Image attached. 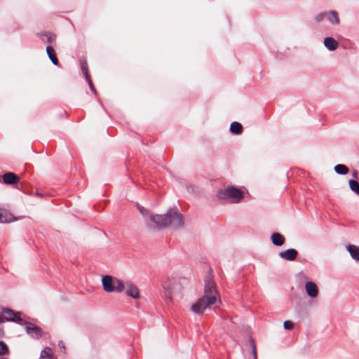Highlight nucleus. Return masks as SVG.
I'll return each instance as SVG.
<instances>
[{"label": "nucleus", "mask_w": 359, "mask_h": 359, "mask_svg": "<svg viewBox=\"0 0 359 359\" xmlns=\"http://www.w3.org/2000/svg\"><path fill=\"white\" fill-rule=\"evenodd\" d=\"M219 299V293L212 277L208 276L205 280L204 294L196 303L192 304L191 309L196 314L201 315L204 311L214 305Z\"/></svg>", "instance_id": "f257e3e1"}, {"label": "nucleus", "mask_w": 359, "mask_h": 359, "mask_svg": "<svg viewBox=\"0 0 359 359\" xmlns=\"http://www.w3.org/2000/svg\"><path fill=\"white\" fill-rule=\"evenodd\" d=\"M150 219L156 226L163 228L170 226L172 229H179L184 225L183 217L177 208L170 209L164 215H151Z\"/></svg>", "instance_id": "f03ea898"}, {"label": "nucleus", "mask_w": 359, "mask_h": 359, "mask_svg": "<svg viewBox=\"0 0 359 359\" xmlns=\"http://www.w3.org/2000/svg\"><path fill=\"white\" fill-rule=\"evenodd\" d=\"M219 199L226 200L231 203H238L243 197V193L238 188L230 187L220 190L217 193Z\"/></svg>", "instance_id": "7ed1b4c3"}, {"label": "nucleus", "mask_w": 359, "mask_h": 359, "mask_svg": "<svg viewBox=\"0 0 359 359\" xmlns=\"http://www.w3.org/2000/svg\"><path fill=\"white\" fill-rule=\"evenodd\" d=\"M102 283L103 288L107 292H121L125 290L122 281L111 276H103Z\"/></svg>", "instance_id": "20e7f679"}, {"label": "nucleus", "mask_w": 359, "mask_h": 359, "mask_svg": "<svg viewBox=\"0 0 359 359\" xmlns=\"http://www.w3.org/2000/svg\"><path fill=\"white\" fill-rule=\"evenodd\" d=\"M1 315L3 322L5 320L13 321L15 323L21 321L20 312H15L13 310L10 309H2V313Z\"/></svg>", "instance_id": "39448f33"}, {"label": "nucleus", "mask_w": 359, "mask_h": 359, "mask_svg": "<svg viewBox=\"0 0 359 359\" xmlns=\"http://www.w3.org/2000/svg\"><path fill=\"white\" fill-rule=\"evenodd\" d=\"M25 330L27 333L34 339H39L42 336V331L41 328L33 323H26Z\"/></svg>", "instance_id": "423d86ee"}, {"label": "nucleus", "mask_w": 359, "mask_h": 359, "mask_svg": "<svg viewBox=\"0 0 359 359\" xmlns=\"http://www.w3.org/2000/svg\"><path fill=\"white\" fill-rule=\"evenodd\" d=\"M4 183L14 185L20 182V177L13 172H8L2 176Z\"/></svg>", "instance_id": "0eeeda50"}, {"label": "nucleus", "mask_w": 359, "mask_h": 359, "mask_svg": "<svg viewBox=\"0 0 359 359\" xmlns=\"http://www.w3.org/2000/svg\"><path fill=\"white\" fill-rule=\"evenodd\" d=\"M126 292L128 296L133 298V299H137L140 297L139 290L138 288L132 284L130 282H126L124 285Z\"/></svg>", "instance_id": "6e6552de"}, {"label": "nucleus", "mask_w": 359, "mask_h": 359, "mask_svg": "<svg viewBox=\"0 0 359 359\" xmlns=\"http://www.w3.org/2000/svg\"><path fill=\"white\" fill-rule=\"evenodd\" d=\"M305 290L309 297L315 298L318 294V289L313 282H307L305 285Z\"/></svg>", "instance_id": "1a4fd4ad"}, {"label": "nucleus", "mask_w": 359, "mask_h": 359, "mask_svg": "<svg viewBox=\"0 0 359 359\" xmlns=\"http://www.w3.org/2000/svg\"><path fill=\"white\" fill-rule=\"evenodd\" d=\"M297 251L294 249H288L285 251L280 252L279 256L285 260L294 261L296 259L297 256Z\"/></svg>", "instance_id": "9d476101"}, {"label": "nucleus", "mask_w": 359, "mask_h": 359, "mask_svg": "<svg viewBox=\"0 0 359 359\" xmlns=\"http://www.w3.org/2000/svg\"><path fill=\"white\" fill-rule=\"evenodd\" d=\"M325 46L330 50H334L338 47V42L332 37H326L324 39Z\"/></svg>", "instance_id": "9b49d317"}, {"label": "nucleus", "mask_w": 359, "mask_h": 359, "mask_svg": "<svg viewBox=\"0 0 359 359\" xmlns=\"http://www.w3.org/2000/svg\"><path fill=\"white\" fill-rule=\"evenodd\" d=\"M14 219L11 213L6 210L0 208V222H11Z\"/></svg>", "instance_id": "f8f14e48"}, {"label": "nucleus", "mask_w": 359, "mask_h": 359, "mask_svg": "<svg viewBox=\"0 0 359 359\" xmlns=\"http://www.w3.org/2000/svg\"><path fill=\"white\" fill-rule=\"evenodd\" d=\"M326 18L332 25H339L340 22V20L338 16V13L335 11H330L327 12Z\"/></svg>", "instance_id": "ddd939ff"}, {"label": "nucleus", "mask_w": 359, "mask_h": 359, "mask_svg": "<svg viewBox=\"0 0 359 359\" xmlns=\"http://www.w3.org/2000/svg\"><path fill=\"white\" fill-rule=\"evenodd\" d=\"M272 243L277 246L282 245L285 242V238L279 233H273L271 235Z\"/></svg>", "instance_id": "4468645a"}, {"label": "nucleus", "mask_w": 359, "mask_h": 359, "mask_svg": "<svg viewBox=\"0 0 359 359\" xmlns=\"http://www.w3.org/2000/svg\"><path fill=\"white\" fill-rule=\"evenodd\" d=\"M347 250L353 259L359 261V246L349 245L347 246Z\"/></svg>", "instance_id": "2eb2a0df"}, {"label": "nucleus", "mask_w": 359, "mask_h": 359, "mask_svg": "<svg viewBox=\"0 0 359 359\" xmlns=\"http://www.w3.org/2000/svg\"><path fill=\"white\" fill-rule=\"evenodd\" d=\"M46 52H47V54L48 55V57L52 61V62L55 65H58V60L57 58V56H56V54L55 53L54 48L52 46H48L46 47Z\"/></svg>", "instance_id": "dca6fc26"}, {"label": "nucleus", "mask_w": 359, "mask_h": 359, "mask_svg": "<svg viewBox=\"0 0 359 359\" xmlns=\"http://www.w3.org/2000/svg\"><path fill=\"white\" fill-rule=\"evenodd\" d=\"M41 359H56L53 356V351L49 347H46L41 352Z\"/></svg>", "instance_id": "f3484780"}, {"label": "nucleus", "mask_w": 359, "mask_h": 359, "mask_svg": "<svg viewBox=\"0 0 359 359\" xmlns=\"http://www.w3.org/2000/svg\"><path fill=\"white\" fill-rule=\"evenodd\" d=\"M243 126L238 122H233L230 126V131L236 135H239L242 133Z\"/></svg>", "instance_id": "a211bd4d"}, {"label": "nucleus", "mask_w": 359, "mask_h": 359, "mask_svg": "<svg viewBox=\"0 0 359 359\" xmlns=\"http://www.w3.org/2000/svg\"><path fill=\"white\" fill-rule=\"evenodd\" d=\"M334 169L337 173L340 175H346L348 172V168L343 164L336 165Z\"/></svg>", "instance_id": "6ab92c4d"}, {"label": "nucleus", "mask_w": 359, "mask_h": 359, "mask_svg": "<svg viewBox=\"0 0 359 359\" xmlns=\"http://www.w3.org/2000/svg\"><path fill=\"white\" fill-rule=\"evenodd\" d=\"M348 184L350 189L357 194H359V183L355 180H351Z\"/></svg>", "instance_id": "aec40b11"}, {"label": "nucleus", "mask_w": 359, "mask_h": 359, "mask_svg": "<svg viewBox=\"0 0 359 359\" xmlns=\"http://www.w3.org/2000/svg\"><path fill=\"white\" fill-rule=\"evenodd\" d=\"M41 36H46L47 42L49 43H53L56 39V35L50 32L42 34Z\"/></svg>", "instance_id": "412c9836"}, {"label": "nucleus", "mask_w": 359, "mask_h": 359, "mask_svg": "<svg viewBox=\"0 0 359 359\" xmlns=\"http://www.w3.org/2000/svg\"><path fill=\"white\" fill-rule=\"evenodd\" d=\"M81 70L85 76V78L90 77V76L89 75L88 72V64L86 60L81 62Z\"/></svg>", "instance_id": "4be33fe9"}, {"label": "nucleus", "mask_w": 359, "mask_h": 359, "mask_svg": "<svg viewBox=\"0 0 359 359\" xmlns=\"http://www.w3.org/2000/svg\"><path fill=\"white\" fill-rule=\"evenodd\" d=\"M8 353V348L7 345L4 342L0 341V355H4Z\"/></svg>", "instance_id": "5701e85b"}, {"label": "nucleus", "mask_w": 359, "mask_h": 359, "mask_svg": "<svg viewBox=\"0 0 359 359\" xmlns=\"http://www.w3.org/2000/svg\"><path fill=\"white\" fill-rule=\"evenodd\" d=\"M326 16H327V12H322V13L318 14L315 17V20H316V22H320L325 18H326Z\"/></svg>", "instance_id": "b1692460"}, {"label": "nucleus", "mask_w": 359, "mask_h": 359, "mask_svg": "<svg viewBox=\"0 0 359 359\" xmlns=\"http://www.w3.org/2000/svg\"><path fill=\"white\" fill-rule=\"evenodd\" d=\"M86 79L87 80L88 83V85H89V87L90 88V90L95 93V94H97V91L95 88V86H93V81L91 80V78L90 76V77H88V78H86Z\"/></svg>", "instance_id": "393cba45"}, {"label": "nucleus", "mask_w": 359, "mask_h": 359, "mask_svg": "<svg viewBox=\"0 0 359 359\" xmlns=\"http://www.w3.org/2000/svg\"><path fill=\"white\" fill-rule=\"evenodd\" d=\"M293 323L290 320H286L283 323V327L285 330H291L293 328Z\"/></svg>", "instance_id": "a878e982"}, {"label": "nucleus", "mask_w": 359, "mask_h": 359, "mask_svg": "<svg viewBox=\"0 0 359 359\" xmlns=\"http://www.w3.org/2000/svg\"><path fill=\"white\" fill-rule=\"evenodd\" d=\"M250 342H251V346H252V352L254 358L257 359V351H256L255 344L254 341H252V340Z\"/></svg>", "instance_id": "bb28decb"}, {"label": "nucleus", "mask_w": 359, "mask_h": 359, "mask_svg": "<svg viewBox=\"0 0 359 359\" xmlns=\"http://www.w3.org/2000/svg\"><path fill=\"white\" fill-rule=\"evenodd\" d=\"M137 208L142 215L144 216L148 214V210L147 209H145L144 207L138 205Z\"/></svg>", "instance_id": "cd10ccee"}, {"label": "nucleus", "mask_w": 359, "mask_h": 359, "mask_svg": "<svg viewBox=\"0 0 359 359\" xmlns=\"http://www.w3.org/2000/svg\"><path fill=\"white\" fill-rule=\"evenodd\" d=\"M58 346L60 347V348L61 350H62L64 352L65 351V344L62 341H60L58 342Z\"/></svg>", "instance_id": "c85d7f7f"}, {"label": "nucleus", "mask_w": 359, "mask_h": 359, "mask_svg": "<svg viewBox=\"0 0 359 359\" xmlns=\"http://www.w3.org/2000/svg\"><path fill=\"white\" fill-rule=\"evenodd\" d=\"M174 293H175V292H174V291H172V290H171V291L169 292V294H170V297H171V296L172 295V294H174Z\"/></svg>", "instance_id": "c756f323"}, {"label": "nucleus", "mask_w": 359, "mask_h": 359, "mask_svg": "<svg viewBox=\"0 0 359 359\" xmlns=\"http://www.w3.org/2000/svg\"><path fill=\"white\" fill-rule=\"evenodd\" d=\"M3 323V319H2V318H1V315L0 314V323Z\"/></svg>", "instance_id": "7c9ffc66"}]
</instances>
